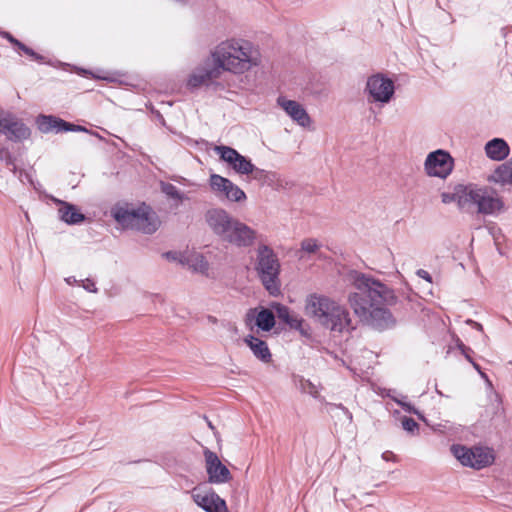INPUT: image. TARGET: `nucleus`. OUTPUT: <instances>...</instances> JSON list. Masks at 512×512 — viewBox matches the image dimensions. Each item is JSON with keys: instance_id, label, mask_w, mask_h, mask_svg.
Returning <instances> with one entry per match:
<instances>
[{"instance_id": "obj_1", "label": "nucleus", "mask_w": 512, "mask_h": 512, "mask_svg": "<svg viewBox=\"0 0 512 512\" xmlns=\"http://www.w3.org/2000/svg\"><path fill=\"white\" fill-rule=\"evenodd\" d=\"M352 288L348 302L355 315L366 325L375 330L383 331L395 325V318L389 306L400 304L406 312L416 311L419 296L410 289L397 295L387 284L371 275L353 271L351 273Z\"/></svg>"}, {"instance_id": "obj_2", "label": "nucleus", "mask_w": 512, "mask_h": 512, "mask_svg": "<svg viewBox=\"0 0 512 512\" xmlns=\"http://www.w3.org/2000/svg\"><path fill=\"white\" fill-rule=\"evenodd\" d=\"M444 204L455 202L461 211L476 210L478 214L496 216L505 210V203L496 190L476 183L457 184L453 192H443Z\"/></svg>"}, {"instance_id": "obj_3", "label": "nucleus", "mask_w": 512, "mask_h": 512, "mask_svg": "<svg viewBox=\"0 0 512 512\" xmlns=\"http://www.w3.org/2000/svg\"><path fill=\"white\" fill-rule=\"evenodd\" d=\"M305 313L333 332L344 333L355 329L349 311L326 295L317 293L308 295L305 300Z\"/></svg>"}, {"instance_id": "obj_4", "label": "nucleus", "mask_w": 512, "mask_h": 512, "mask_svg": "<svg viewBox=\"0 0 512 512\" xmlns=\"http://www.w3.org/2000/svg\"><path fill=\"white\" fill-rule=\"evenodd\" d=\"M220 69L244 73L260 62L258 49L245 39H228L221 42L213 52Z\"/></svg>"}, {"instance_id": "obj_5", "label": "nucleus", "mask_w": 512, "mask_h": 512, "mask_svg": "<svg viewBox=\"0 0 512 512\" xmlns=\"http://www.w3.org/2000/svg\"><path fill=\"white\" fill-rule=\"evenodd\" d=\"M280 269V261L274 250L266 244H260L257 248L255 270L264 288L272 296L280 294Z\"/></svg>"}, {"instance_id": "obj_6", "label": "nucleus", "mask_w": 512, "mask_h": 512, "mask_svg": "<svg viewBox=\"0 0 512 512\" xmlns=\"http://www.w3.org/2000/svg\"><path fill=\"white\" fill-rule=\"evenodd\" d=\"M113 218L125 229L152 234L157 230V221L152 218L149 208L145 205L139 208L117 206L112 209Z\"/></svg>"}, {"instance_id": "obj_7", "label": "nucleus", "mask_w": 512, "mask_h": 512, "mask_svg": "<svg viewBox=\"0 0 512 512\" xmlns=\"http://www.w3.org/2000/svg\"><path fill=\"white\" fill-rule=\"evenodd\" d=\"M453 456L463 465L474 469H482L494 461V456L489 449L472 447L461 444H453L450 448Z\"/></svg>"}, {"instance_id": "obj_8", "label": "nucleus", "mask_w": 512, "mask_h": 512, "mask_svg": "<svg viewBox=\"0 0 512 512\" xmlns=\"http://www.w3.org/2000/svg\"><path fill=\"white\" fill-rule=\"evenodd\" d=\"M454 159L449 152L438 149L426 157L424 169L428 176L446 179L453 171Z\"/></svg>"}, {"instance_id": "obj_9", "label": "nucleus", "mask_w": 512, "mask_h": 512, "mask_svg": "<svg viewBox=\"0 0 512 512\" xmlns=\"http://www.w3.org/2000/svg\"><path fill=\"white\" fill-rule=\"evenodd\" d=\"M209 186L212 192L220 199L239 203L247 198L245 192L238 185L219 174L213 173L210 175Z\"/></svg>"}, {"instance_id": "obj_10", "label": "nucleus", "mask_w": 512, "mask_h": 512, "mask_svg": "<svg viewBox=\"0 0 512 512\" xmlns=\"http://www.w3.org/2000/svg\"><path fill=\"white\" fill-rule=\"evenodd\" d=\"M191 497L194 503L205 512H229L225 500L205 485L194 487L191 491Z\"/></svg>"}, {"instance_id": "obj_11", "label": "nucleus", "mask_w": 512, "mask_h": 512, "mask_svg": "<svg viewBox=\"0 0 512 512\" xmlns=\"http://www.w3.org/2000/svg\"><path fill=\"white\" fill-rule=\"evenodd\" d=\"M365 92L372 98V102L388 103L395 92L394 82L381 73L368 77Z\"/></svg>"}, {"instance_id": "obj_12", "label": "nucleus", "mask_w": 512, "mask_h": 512, "mask_svg": "<svg viewBox=\"0 0 512 512\" xmlns=\"http://www.w3.org/2000/svg\"><path fill=\"white\" fill-rule=\"evenodd\" d=\"M214 151L220 159L228 163L229 166L238 174L249 175L254 171V164L250 159L240 154L236 149L219 145L214 147Z\"/></svg>"}, {"instance_id": "obj_13", "label": "nucleus", "mask_w": 512, "mask_h": 512, "mask_svg": "<svg viewBox=\"0 0 512 512\" xmlns=\"http://www.w3.org/2000/svg\"><path fill=\"white\" fill-rule=\"evenodd\" d=\"M205 468L208 482L211 484H224L232 479L229 469L221 462L218 455L209 450H204Z\"/></svg>"}, {"instance_id": "obj_14", "label": "nucleus", "mask_w": 512, "mask_h": 512, "mask_svg": "<svg viewBox=\"0 0 512 512\" xmlns=\"http://www.w3.org/2000/svg\"><path fill=\"white\" fill-rule=\"evenodd\" d=\"M208 226L221 240H224L237 220L223 208H213L205 215Z\"/></svg>"}, {"instance_id": "obj_15", "label": "nucleus", "mask_w": 512, "mask_h": 512, "mask_svg": "<svg viewBox=\"0 0 512 512\" xmlns=\"http://www.w3.org/2000/svg\"><path fill=\"white\" fill-rule=\"evenodd\" d=\"M3 121L0 133L4 134L8 140L17 142L29 138L30 129L14 114L10 112L3 114Z\"/></svg>"}, {"instance_id": "obj_16", "label": "nucleus", "mask_w": 512, "mask_h": 512, "mask_svg": "<svg viewBox=\"0 0 512 512\" xmlns=\"http://www.w3.org/2000/svg\"><path fill=\"white\" fill-rule=\"evenodd\" d=\"M255 239L256 231L237 219L223 241L237 247H250Z\"/></svg>"}, {"instance_id": "obj_17", "label": "nucleus", "mask_w": 512, "mask_h": 512, "mask_svg": "<svg viewBox=\"0 0 512 512\" xmlns=\"http://www.w3.org/2000/svg\"><path fill=\"white\" fill-rule=\"evenodd\" d=\"M277 104L301 127H308L310 125L311 118L309 114L297 101L286 99L284 96H279L277 98Z\"/></svg>"}, {"instance_id": "obj_18", "label": "nucleus", "mask_w": 512, "mask_h": 512, "mask_svg": "<svg viewBox=\"0 0 512 512\" xmlns=\"http://www.w3.org/2000/svg\"><path fill=\"white\" fill-rule=\"evenodd\" d=\"M486 156L493 161H502L510 154V147L503 138H493L485 144Z\"/></svg>"}, {"instance_id": "obj_19", "label": "nucleus", "mask_w": 512, "mask_h": 512, "mask_svg": "<svg viewBox=\"0 0 512 512\" xmlns=\"http://www.w3.org/2000/svg\"><path fill=\"white\" fill-rule=\"evenodd\" d=\"M271 308L275 311L278 319L290 328L295 330L302 328L303 319L298 314L291 312L286 305L274 302L271 304Z\"/></svg>"}, {"instance_id": "obj_20", "label": "nucleus", "mask_w": 512, "mask_h": 512, "mask_svg": "<svg viewBox=\"0 0 512 512\" xmlns=\"http://www.w3.org/2000/svg\"><path fill=\"white\" fill-rule=\"evenodd\" d=\"M244 343L251 349L253 355L263 363H269L272 359V354L267 343L254 335H247L244 338Z\"/></svg>"}, {"instance_id": "obj_21", "label": "nucleus", "mask_w": 512, "mask_h": 512, "mask_svg": "<svg viewBox=\"0 0 512 512\" xmlns=\"http://www.w3.org/2000/svg\"><path fill=\"white\" fill-rule=\"evenodd\" d=\"M221 70L219 66L203 68L194 72L188 79L187 85L190 88H197L203 84H207L209 81L219 77Z\"/></svg>"}, {"instance_id": "obj_22", "label": "nucleus", "mask_w": 512, "mask_h": 512, "mask_svg": "<svg viewBox=\"0 0 512 512\" xmlns=\"http://www.w3.org/2000/svg\"><path fill=\"white\" fill-rule=\"evenodd\" d=\"M59 204V218L66 224L76 225L85 220V215L81 213L75 205L64 201H59Z\"/></svg>"}, {"instance_id": "obj_23", "label": "nucleus", "mask_w": 512, "mask_h": 512, "mask_svg": "<svg viewBox=\"0 0 512 512\" xmlns=\"http://www.w3.org/2000/svg\"><path fill=\"white\" fill-rule=\"evenodd\" d=\"M488 182L501 186H512V157L499 165L492 174L487 177Z\"/></svg>"}, {"instance_id": "obj_24", "label": "nucleus", "mask_w": 512, "mask_h": 512, "mask_svg": "<svg viewBox=\"0 0 512 512\" xmlns=\"http://www.w3.org/2000/svg\"><path fill=\"white\" fill-rule=\"evenodd\" d=\"M255 324L262 331H270L275 326L274 313L267 308H261L256 316Z\"/></svg>"}, {"instance_id": "obj_25", "label": "nucleus", "mask_w": 512, "mask_h": 512, "mask_svg": "<svg viewBox=\"0 0 512 512\" xmlns=\"http://www.w3.org/2000/svg\"><path fill=\"white\" fill-rule=\"evenodd\" d=\"M186 262L194 271L204 273L208 270L209 264L200 253H192L186 257Z\"/></svg>"}, {"instance_id": "obj_26", "label": "nucleus", "mask_w": 512, "mask_h": 512, "mask_svg": "<svg viewBox=\"0 0 512 512\" xmlns=\"http://www.w3.org/2000/svg\"><path fill=\"white\" fill-rule=\"evenodd\" d=\"M252 178L261 184L271 185L276 180V174L254 166V171L250 172Z\"/></svg>"}, {"instance_id": "obj_27", "label": "nucleus", "mask_w": 512, "mask_h": 512, "mask_svg": "<svg viewBox=\"0 0 512 512\" xmlns=\"http://www.w3.org/2000/svg\"><path fill=\"white\" fill-rule=\"evenodd\" d=\"M299 388L301 392L307 393L315 399H320L319 387L309 379L301 377L299 380Z\"/></svg>"}, {"instance_id": "obj_28", "label": "nucleus", "mask_w": 512, "mask_h": 512, "mask_svg": "<svg viewBox=\"0 0 512 512\" xmlns=\"http://www.w3.org/2000/svg\"><path fill=\"white\" fill-rule=\"evenodd\" d=\"M55 122V116L53 115H39L36 119V124L38 129L43 133H49L53 131V126Z\"/></svg>"}, {"instance_id": "obj_29", "label": "nucleus", "mask_w": 512, "mask_h": 512, "mask_svg": "<svg viewBox=\"0 0 512 512\" xmlns=\"http://www.w3.org/2000/svg\"><path fill=\"white\" fill-rule=\"evenodd\" d=\"M161 191L165 195H167L168 197H170L172 199H175V200H178V201H182L184 199V196L179 191V189L175 185H173L171 183L161 182Z\"/></svg>"}, {"instance_id": "obj_30", "label": "nucleus", "mask_w": 512, "mask_h": 512, "mask_svg": "<svg viewBox=\"0 0 512 512\" xmlns=\"http://www.w3.org/2000/svg\"><path fill=\"white\" fill-rule=\"evenodd\" d=\"M0 160L3 161L7 167L10 168L11 172L16 174L17 167L15 165V157L12 155V153L9 151L7 147L4 150H2V153L0 154Z\"/></svg>"}, {"instance_id": "obj_31", "label": "nucleus", "mask_w": 512, "mask_h": 512, "mask_svg": "<svg viewBox=\"0 0 512 512\" xmlns=\"http://www.w3.org/2000/svg\"><path fill=\"white\" fill-rule=\"evenodd\" d=\"M402 428L410 433L419 429V424L411 417L404 416L401 419Z\"/></svg>"}, {"instance_id": "obj_32", "label": "nucleus", "mask_w": 512, "mask_h": 512, "mask_svg": "<svg viewBox=\"0 0 512 512\" xmlns=\"http://www.w3.org/2000/svg\"><path fill=\"white\" fill-rule=\"evenodd\" d=\"M19 50H21L23 53H25L26 55L30 56L33 60L37 61V62H42L44 57L41 56L40 54L36 53L33 49H31L30 47L26 46L24 43H20V45L17 47Z\"/></svg>"}, {"instance_id": "obj_33", "label": "nucleus", "mask_w": 512, "mask_h": 512, "mask_svg": "<svg viewBox=\"0 0 512 512\" xmlns=\"http://www.w3.org/2000/svg\"><path fill=\"white\" fill-rule=\"evenodd\" d=\"M319 248V245L314 239H305L301 243V249L307 253H314Z\"/></svg>"}, {"instance_id": "obj_34", "label": "nucleus", "mask_w": 512, "mask_h": 512, "mask_svg": "<svg viewBox=\"0 0 512 512\" xmlns=\"http://www.w3.org/2000/svg\"><path fill=\"white\" fill-rule=\"evenodd\" d=\"M68 122L55 116L53 130L57 133L66 132Z\"/></svg>"}, {"instance_id": "obj_35", "label": "nucleus", "mask_w": 512, "mask_h": 512, "mask_svg": "<svg viewBox=\"0 0 512 512\" xmlns=\"http://www.w3.org/2000/svg\"><path fill=\"white\" fill-rule=\"evenodd\" d=\"M329 411L332 412L334 409H339L343 412V414L346 416L349 422L352 421V413L344 407L342 404H329Z\"/></svg>"}, {"instance_id": "obj_36", "label": "nucleus", "mask_w": 512, "mask_h": 512, "mask_svg": "<svg viewBox=\"0 0 512 512\" xmlns=\"http://www.w3.org/2000/svg\"><path fill=\"white\" fill-rule=\"evenodd\" d=\"M82 287L88 292L96 293L98 291L95 282L88 278L82 281Z\"/></svg>"}, {"instance_id": "obj_37", "label": "nucleus", "mask_w": 512, "mask_h": 512, "mask_svg": "<svg viewBox=\"0 0 512 512\" xmlns=\"http://www.w3.org/2000/svg\"><path fill=\"white\" fill-rule=\"evenodd\" d=\"M66 132H89L87 128L68 122Z\"/></svg>"}, {"instance_id": "obj_38", "label": "nucleus", "mask_w": 512, "mask_h": 512, "mask_svg": "<svg viewBox=\"0 0 512 512\" xmlns=\"http://www.w3.org/2000/svg\"><path fill=\"white\" fill-rule=\"evenodd\" d=\"M0 34L6 38L12 45L15 47H18L21 43L18 39H16L13 35H11L9 32H0Z\"/></svg>"}, {"instance_id": "obj_39", "label": "nucleus", "mask_w": 512, "mask_h": 512, "mask_svg": "<svg viewBox=\"0 0 512 512\" xmlns=\"http://www.w3.org/2000/svg\"><path fill=\"white\" fill-rule=\"evenodd\" d=\"M417 276H419L420 278L426 280L427 282L431 283L432 282V277L430 275V273L424 269H418L417 272H416Z\"/></svg>"}, {"instance_id": "obj_40", "label": "nucleus", "mask_w": 512, "mask_h": 512, "mask_svg": "<svg viewBox=\"0 0 512 512\" xmlns=\"http://www.w3.org/2000/svg\"><path fill=\"white\" fill-rule=\"evenodd\" d=\"M402 408L408 412V413H413V414H417L419 415V412L417 411V409L411 405L410 403L408 402H405L404 404H402Z\"/></svg>"}, {"instance_id": "obj_41", "label": "nucleus", "mask_w": 512, "mask_h": 512, "mask_svg": "<svg viewBox=\"0 0 512 512\" xmlns=\"http://www.w3.org/2000/svg\"><path fill=\"white\" fill-rule=\"evenodd\" d=\"M467 323L472 325L475 329H477L478 331H482L483 330V326L476 322V321H473V320H467Z\"/></svg>"}, {"instance_id": "obj_42", "label": "nucleus", "mask_w": 512, "mask_h": 512, "mask_svg": "<svg viewBox=\"0 0 512 512\" xmlns=\"http://www.w3.org/2000/svg\"><path fill=\"white\" fill-rule=\"evenodd\" d=\"M395 457V455L391 452V451H385L383 454H382V458L386 461H390L391 459H393Z\"/></svg>"}, {"instance_id": "obj_43", "label": "nucleus", "mask_w": 512, "mask_h": 512, "mask_svg": "<svg viewBox=\"0 0 512 512\" xmlns=\"http://www.w3.org/2000/svg\"><path fill=\"white\" fill-rule=\"evenodd\" d=\"M65 281L69 285H74V284L79 283V281L74 276H69V277L65 278Z\"/></svg>"}, {"instance_id": "obj_44", "label": "nucleus", "mask_w": 512, "mask_h": 512, "mask_svg": "<svg viewBox=\"0 0 512 512\" xmlns=\"http://www.w3.org/2000/svg\"><path fill=\"white\" fill-rule=\"evenodd\" d=\"M457 346H458V348L460 349L461 352L471 351V348L465 346L464 343L461 342V341L458 342Z\"/></svg>"}, {"instance_id": "obj_45", "label": "nucleus", "mask_w": 512, "mask_h": 512, "mask_svg": "<svg viewBox=\"0 0 512 512\" xmlns=\"http://www.w3.org/2000/svg\"><path fill=\"white\" fill-rule=\"evenodd\" d=\"M473 351H465V352H462L463 356L466 358L467 361H469L470 363L473 362L474 360L472 359L471 357V353Z\"/></svg>"}, {"instance_id": "obj_46", "label": "nucleus", "mask_w": 512, "mask_h": 512, "mask_svg": "<svg viewBox=\"0 0 512 512\" xmlns=\"http://www.w3.org/2000/svg\"><path fill=\"white\" fill-rule=\"evenodd\" d=\"M164 257H166L167 259L169 260H175L176 259V256H175V253L169 251V252H165L163 254Z\"/></svg>"}, {"instance_id": "obj_47", "label": "nucleus", "mask_w": 512, "mask_h": 512, "mask_svg": "<svg viewBox=\"0 0 512 512\" xmlns=\"http://www.w3.org/2000/svg\"><path fill=\"white\" fill-rule=\"evenodd\" d=\"M472 366L474 367V369L477 371V372H480L482 369L480 367V365L478 363H476L475 361L471 362Z\"/></svg>"}, {"instance_id": "obj_48", "label": "nucleus", "mask_w": 512, "mask_h": 512, "mask_svg": "<svg viewBox=\"0 0 512 512\" xmlns=\"http://www.w3.org/2000/svg\"><path fill=\"white\" fill-rule=\"evenodd\" d=\"M479 375L481 376V378L485 379L486 381H488V376L485 372H483L482 370L480 372H478Z\"/></svg>"}, {"instance_id": "obj_49", "label": "nucleus", "mask_w": 512, "mask_h": 512, "mask_svg": "<svg viewBox=\"0 0 512 512\" xmlns=\"http://www.w3.org/2000/svg\"><path fill=\"white\" fill-rule=\"evenodd\" d=\"M393 400L402 407V404L405 403V401H403L402 399H398V398H393Z\"/></svg>"}, {"instance_id": "obj_50", "label": "nucleus", "mask_w": 512, "mask_h": 512, "mask_svg": "<svg viewBox=\"0 0 512 512\" xmlns=\"http://www.w3.org/2000/svg\"><path fill=\"white\" fill-rule=\"evenodd\" d=\"M175 2H178V3H181V4H185L187 0H174Z\"/></svg>"}, {"instance_id": "obj_51", "label": "nucleus", "mask_w": 512, "mask_h": 512, "mask_svg": "<svg viewBox=\"0 0 512 512\" xmlns=\"http://www.w3.org/2000/svg\"><path fill=\"white\" fill-rule=\"evenodd\" d=\"M6 147L0 146V154L2 153V150H4Z\"/></svg>"}]
</instances>
